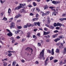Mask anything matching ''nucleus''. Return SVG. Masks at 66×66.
<instances>
[{"label":"nucleus","mask_w":66,"mask_h":66,"mask_svg":"<svg viewBox=\"0 0 66 66\" xmlns=\"http://www.w3.org/2000/svg\"><path fill=\"white\" fill-rule=\"evenodd\" d=\"M37 36H40V34L39 33L37 34Z\"/></svg>","instance_id":"obj_60"},{"label":"nucleus","mask_w":66,"mask_h":66,"mask_svg":"<svg viewBox=\"0 0 66 66\" xmlns=\"http://www.w3.org/2000/svg\"><path fill=\"white\" fill-rule=\"evenodd\" d=\"M34 24L35 25V26H37V22H34Z\"/></svg>","instance_id":"obj_49"},{"label":"nucleus","mask_w":66,"mask_h":66,"mask_svg":"<svg viewBox=\"0 0 66 66\" xmlns=\"http://www.w3.org/2000/svg\"><path fill=\"white\" fill-rule=\"evenodd\" d=\"M54 27H56V26H60V27L62 26V24L58 22L57 24L56 23H55L54 24Z\"/></svg>","instance_id":"obj_3"},{"label":"nucleus","mask_w":66,"mask_h":66,"mask_svg":"<svg viewBox=\"0 0 66 66\" xmlns=\"http://www.w3.org/2000/svg\"><path fill=\"white\" fill-rule=\"evenodd\" d=\"M56 53H59L60 52V50L58 48H57L56 49Z\"/></svg>","instance_id":"obj_9"},{"label":"nucleus","mask_w":66,"mask_h":66,"mask_svg":"<svg viewBox=\"0 0 66 66\" xmlns=\"http://www.w3.org/2000/svg\"><path fill=\"white\" fill-rule=\"evenodd\" d=\"M20 38V37L19 36H18L16 37L17 39H19V38Z\"/></svg>","instance_id":"obj_59"},{"label":"nucleus","mask_w":66,"mask_h":66,"mask_svg":"<svg viewBox=\"0 0 66 66\" xmlns=\"http://www.w3.org/2000/svg\"><path fill=\"white\" fill-rule=\"evenodd\" d=\"M22 28V27L21 26H18V29H21Z\"/></svg>","instance_id":"obj_32"},{"label":"nucleus","mask_w":66,"mask_h":66,"mask_svg":"<svg viewBox=\"0 0 66 66\" xmlns=\"http://www.w3.org/2000/svg\"><path fill=\"white\" fill-rule=\"evenodd\" d=\"M47 29H48L47 28H44V30L45 31H47Z\"/></svg>","instance_id":"obj_54"},{"label":"nucleus","mask_w":66,"mask_h":66,"mask_svg":"<svg viewBox=\"0 0 66 66\" xmlns=\"http://www.w3.org/2000/svg\"><path fill=\"white\" fill-rule=\"evenodd\" d=\"M16 61H13V62L12 63V65L13 66H15V65H16Z\"/></svg>","instance_id":"obj_12"},{"label":"nucleus","mask_w":66,"mask_h":66,"mask_svg":"<svg viewBox=\"0 0 66 66\" xmlns=\"http://www.w3.org/2000/svg\"><path fill=\"white\" fill-rule=\"evenodd\" d=\"M11 13V9L10 8H9L8 11V13H9V14H10V13Z\"/></svg>","instance_id":"obj_15"},{"label":"nucleus","mask_w":66,"mask_h":66,"mask_svg":"<svg viewBox=\"0 0 66 66\" xmlns=\"http://www.w3.org/2000/svg\"><path fill=\"white\" fill-rule=\"evenodd\" d=\"M50 18H49V17H47V23L48 24H49V23H50Z\"/></svg>","instance_id":"obj_4"},{"label":"nucleus","mask_w":66,"mask_h":66,"mask_svg":"<svg viewBox=\"0 0 66 66\" xmlns=\"http://www.w3.org/2000/svg\"><path fill=\"white\" fill-rule=\"evenodd\" d=\"M32 20H33V21H36V19H35V18H34L32 19Z\"/></svg>","instance_id":"obj_52"},{"label":"nucleus","mask_w":66,"mask_h":66,"mask_svg":"<svg viewBox=\"0 0 66 66\" xmlns=\"http://www.w3.org/2000/svg\"><path fill=\"white\" fill-rule=\"evenodd\" d=\"M47 52L49 53H51V51H50L49 50H48L47 51Z\"/></svg>","instance_id":"obj_25"},{"label":"nucleus","mask_w":66,"mask_h":66,"mask_svg":"<svg viewBox=\"0 0 66 66\" xmlns=\"http://www.w3.org/2000/svg\"><path fill=\"white\" fill-rule=\"evenodd\" d=\"M21 30H18L16 31H15V34H19V32H20Z\"/></svg>","instance_id":"obj_5"},{"label":"nucleus","mask_w":66,"mask_h":66,"mask_svg":"<svg viewBox=\"0 0 66 66\" xmlns=\"http://www.w3.org/2000/svg\"><path fill=\"white\" fill-rule=\"evenodd\" d=\"M12 55V54H11V53H9V54H8V55L9 56V57L10 56H11V55Z\"/></svg>","instance_id":"obj_23"},{"label":"nucleus","mask_w":66,"mask_h":66,"mask_svg":"<svg viewBox=\"0 0 66 66\" xmlns=\"http://www.w3.org/2000/svg\"><path fill=\"white\" fill-rule=\"evenodd\" d=\"M33 38H37V37L35 35H33Z\"/></svg>","instance_id":"obj_29"},{"label":"nucleus","mask_w":66,"mask_h":66,"mask_svg":"<svg viewBox=\"0 0 66 66\" xmlns=\"http://www.w3.org/2000/svg\"><path fill=\"white\" fill-rule=\"evenodd\" d=\"M50 31H48L47 32H46L45 31H44V35H48L50 33Z\"/></svg>","instance_id":"obj_6"},{"label":"nucleus","mask_w":66,"mask_h":66,"mask_svg":"<svg viewBox=\"0 0 66 66\" xmlns=\"http://www.w3.org/2000/svg\"><path fill=\"white\" fill-rule=\"evenodd\" d=\"M53 57H50V61H51L52 60H53Z\"/></svg>","instance_id":"obj_35"},{"label":"nucleus","mask_w":66,"mask_h":66,"mask_svg":"<svg viewBox=\"0 0 66 66\" xmlns=\"http://www.w3.org/2000/svg\"><path fill=\"white\" fill-rule=\"evenodd\" d=\"M4 66H6L7 65V63H5L4 64Z\"/></svg>","instance_id":"obj_46"},{"label":"nucleus","mask_w":66,"mask_h":66,"mask_svg":"<svg viewBox=\"0 0 66 66\" xmlns=\"http://www.w3.org/2000/svg\"><path fill=\"white\" fill-rule=\"evenodd\" d=\"M59 20H60V21H63V20H66V18H62L61 19H59Z\"/></svg>","instance_id":"obj_11"},{"label":"nucleus","mask_w":66,"mask_h":66,"mask_svg":"<svg viewBox=\"0 0 66 66\" xmlns=\"http://www.w3.org/2000/svg\"><path fill=\"white\" fill-rule=\"evenodd\" d=\"M14 24H15V23L12 22L11 23V25H13V26H14Z\"/></svg>","instance_id":"obj_58"},{"label":"nucleus","mask_w":66,"mask_h":66,"mask_svg":"<svg viewBox=\"0 0 66 66\" xmlns=\"http://www.w3.org/2000/svg\"><path fill=\"white\" fill-rule=\"evenodd\" d=\"M39 63V62L38 61H36V64H38Z\"/></svg>","instance_id":"obj_50"},{"label":"nucleus","mask_w":66,"mask_h":66,"mask_svg":"<svg viewBox=\"0 0 66 66\" xmlns=\"http://www.w3.org/2000/svg\"><path fill=\"white\" fill-rule=\"evenodd\" d=\"M60 40V38H57L56 39L54 40V41L55 42H57V41H59V40Z\"/></svg>","instance_id":"obj_13"},{"label":"nucleus","mask_w":66,"mask_h":66,"mask_svg":"<svg viewBox=\"0 0 66 66\" xmlns=\"http://www.w3.org/2000/svg\"><path fill=\"white\" fill-rule=\"evenodd\" d=\"M56 30H59V29H60V28L59 27H57L56 28Z\"/></svg>","instance_id":"obj_45"},{"label":"nucleus","mask_w":66,"mask_h":66,"mask_svg":"<svg viewBox=\"0 0 66 66\" xmlns=\"http://www.w3.org/2000/svg\"><path fill=\"white\" fill-rule=\"evenodd\" d=\"M45 49H44L43 50H42V51L40 53V56H42V57H44V51Z\"/></svg>","instance_id":"obj_2"},{"label":"nucleus","mask_w":66,"mask_h":66,"mask_svg":"<svg viewBox=\"0 0 66 66\" xmlns=\"http://www.w3.org/2000/svg\"><path fill=\"white\" fill-rule=\"evenodd\" d=\"M14 25H11L10 26V28L11 29H12V28H14Z\"/></svg>","instance_id":"obj_38"},{"label":"nucleus","mask_w":66,"mask_h":66,"mask_svg":"<svg viewBox=\"0 0 66 66\" xmlns=\"http://www.w3.org/2000/svg\"><path fill=\"white\" fill-rule=\"evenodd\" d=\"M23 12H24V13H26V11L24 10L23 9H22L20 11V12H21V13H22Z\"/></svg>","instance_id":"obj_14"},{"label":"nucleus","mask_w":66,"mask_h":66,"mask_svg":"<svg viewBox=\"0 0 66 66\" xmlns=\"http://www.w3.org/2000/svg\"><path fill=\"white\" fill-rule=\"evenodd\" d=\"M60 65H62V61H61L60 62Z\"/></svg>","instance_id":"obj_55"},{"label":"nucleus","mask_w":66,"mask_h":66,"mask_svg":"<svg viewBox=\"0 0 66 66\" xmlns=\"http://www.w3.org/2000/svg\"><path fill=\"white\" fill-rule=\"evenodd\" d=\"M30 49V47L29 48V47H27V48H26L25 49V50H27V51H29V49Z\"/></svg>","instance_id":"obj_34"},{"label":"nucleus","mask_w":66,"mask_h":66,"mask_svg":"<svg viewBox=\"0 0 66 66\" xmlns=\"http://www.w3.org/2000/svg\"><path fill=\"white\" fill-rule=\"evenodd\" d=\"M50 9H53V8H54V7H53L52 6H50L49 7Z\"/></svg>","instance_id":"obj_48"},{"label":"nucleus","mask_w":66,"mask_h":66,"mask_svg":"<svg viewBox=\"0 0 66 66\" xmlns=\"http://www.w3.org/2000/svg\"><path fill=\"white\" fill-rule=\"evenodd\" d=\"M66 52V47H64V49L63 50V53L64 54H65V53Z\"/></svg>","instance_id":"obj_10"},{"label":"nucleus","mask_w":66,"mask_h":66,"mask_svg":"<svg viewBox=\"0 0 66 66\" xmlns=\"http://www.w3.org/2000/svg\"><path fill=\"white\" fill-rule=\"evenodd\" d=\"M52 3H53V4H56V1H52Z\"/></svg>","instance_id":"obj_20"},{"label":"nucleus","mask_w":66,"mask_h":66,"mask_svg":"<svg viewBox=\"0 0 66 66\" xmlns=\"http://www.w3.org/2000/svg\"><path fill=\"white\" fill-rule=\"evenodd\" d=\"M27 27H30L31 26V24L30 23L29 24H27Z\"/></svg>","instance_id":"obj_19"},{"label":"nucleus","mask_w":66,"mask_h":66,"mask_svg":"<svg viewBox=\"0 0 66 66\" xmlns=\"http://www.w3.org/2000/svg\"><path fill=\"white\" fill-rule=\"evenodd\" d=\"M24 28H27V26L24 25Z\"/></svg>","instance_id":"obj_56"},{"label":"nucleus","mask_w":66,"mask_h":66,"mask_svg":"<svg viewBox=\"0 0 66 66\" xmlns=\"http://www.w3.org/2000/svg\"><path fill=\"white\" fill-rule=\"evenodd\" d=\"M60 3H61V2L60 1L56 2V4H59Z\"/></svg>","instance_id":"obj_47"},{"label":"nucleus","mask_w":66,"mask_h":66,"mask_svg":"<svg viewBox=\"0 0 66 66\" xmlns=\"http://www.w3.org/2000/svg\"><path fill=\"white\" fill-rule=\"evenodd\" d=\"M58 35V34H56L55 35L53 36V38H55Z\"/></svg>","instance_id":"obj_21"},{"label":"nucleus","mask_w":66,"mask_h":66,"mask_svg":"<svg viewBox=\"0 0 66 66\" xmlns=\"http://www.w3.org/2000/svg\"><path fill=\"white\" fill-rule=\"evenodd\" d=\"M7 35L9 36H11L12 35V33L11 32H9V33L7 34Z\"/></svg>","instance_id":"obj_7"},{"label":"nucleus","mask_w":66,"mask_h":66,"mask_svg":"<svg viewBox=\"0 0 66 66\" xmlns=\"http://www.w3.org/2000/svg\"><path fill=\"white\" fill-rule=\"evenodd\" d=\"M33 4L34 6H36V4L35 3V2H33Z\"/></svg>","instance_id":"obj_36"},{"label":"nucleus","mask_w":66,"mask_h":66,"mask_svg":"<svg viewBox=\"0 0 66 66\" xmlns=\"http://www.w3.org/2000/svg\"><path fill=\"white\" fill-rule=\"evenodd\" d=\"M49 13H50L49 11H47L46 12L45 14V15H48Z\"/></svg>","instance_id":"obj_18"},{"label":"nucleus","mask_w":66,"mask_h":66,"mask_svg":"<svg viewBox=\"0 0 66 66\" xmlns=\"http://www.w3.org/2000/svg\"><path fill=\"white\" fill-rule=\"evenodd\" d=\"M49 40L48 39H47V40H46V42H49Z\"/></svg>","instance_id":"obj_64"},{"label":"nucleus","mask_w":66,"mask_h":66,"mask_svg":"<svg viewBox=\"0 0 66 66\" xmlns=\"http://www.w3.org/2000/svg\"><path fill=\"white\" fill-rule=\"evenodd\" d=\"M20 14H19L15 16V18H18L20 17Z\"/></svg>","instance_id":"obj_8"},{"label":"nucleus","mask_w":66,"mask_h":66,"mask_svg":"<svg viewBox=\"0 0 66 66\" xmlns=\"http://www.w3.org/2000/svg\"><path fill=\"white\" fill-rule=\"evenodd\" d=\"M30 32H29L28 33V35L27 36V37H30Z\"/></svg>","instance_id":"obj_24"},{"label":"nucleus","mask_w":66,"mask_h":66,"mask_svg":"<svg viewBox=\"0 0 66 66\" xmlns=\"http://www.w3.org/2000/svg\"><path fill=\"white\" fill-rule=\"evenodd\" d=\"M48 6H47V5H46L45 6V8L44 9V10H46V9H48Z\"/></svg>","instance_id":"obj_16"},{"label":"nucleus","mask_w":66,"mask_h":66,"mask_svg":"<svg viewBox=\"0 0 66 66\" xmlns=\"http://www.w3.org/2000/svg\"><path fill=\"white\" fill-rule=\"evenodd\" d=\"M37 24L38 26L39 27L40 24V22H37Z\"/></svg>","instance_id":"obj_27"},{"label":"nucleus","mask_w":66,"mask_h":66,"mask_svg":"<svg viewBox=\"0 0 66 66\" xmlns=\"http://www.w3.org/2000/svg\"><path fill=\"white\" fill-rule=\"evenodd\" d=\"M54 63H56V62H58V60H57L55 59L54 60Z\"/></svg>","instance_id":"obj_33"},{"label":"nucleus","mask_w":66,"mask_h":66,"mask_svg":"<svg viewBox=\"0 0 66 66\" xmlns=\"http://www.w3.org/2000/svg\"><path fill=\"white\" fill-rule=\"evenodd\" d=\"M8 52H9V53H12V52H13V53H14V52H13V51H8Z\"/></svg>","instance_id":"obj_44"},{"label":"nucleus","mask_w":66,"mask_h":66,"mask_svg":"<svg viewBox=\"0 0 66 66\" xmlns=\"http://www.w3.org/2000/svg\"><path fill=\"white\" fill-rule=\"evenodd\" d=\"M41 14H42V16H44V14H45L44 13V12H42V11L41 12Z\"/></svg>","instance_id":"obj_41"},{"label":"nucleus","mask_w":66,"mask_h":66,"mask_svg":"<svg viewBox=\"0 0 66 66\" xmlns=\"http://www.w3.org/2000/svg\"><path fill=\"white\" fill-rule=\"evenodd\" d=\"M59 32V31H58L57 30H56L55 31H54V33H57V32Z\"/></svg>","instance_id":"obj_42"},{"label":"nucleus","mask_w":66,"mask_h":66,"mask_svg":"<svg viewBox=\"0 0 66 66\" xmlns=\"http://www.w3.org/2000/svg\"><path fill=\"white\" fill-rule=\"evenodd\" d=\"M36 16V18H37V17H38V14H37Z\"/></svg>","instance_id":"obj_61"},{"label":"nucleus","mask_w":66,"mask_h":66,"mask_svg":"<svg viewBox=\"0 0 66 66\" xmlns=\"http://www.w3.org/2000/svg\"><path fill=\"white\" fill-rule=\"evenodd\" d=\"M49 28L51 29H53L54 28V27L52 26H51L50 27H49Z\"/></svg>","instance_id":"obj_26"},{"label":"nucleus","mask_w":66,"mask_h":66,"mask_svg":"<svg viewBox=\"0 0 66 66\" xmlns=\"http://www.w3.org/2000/svg\"><path fill=\"white\" fill-rule=\"evenodd\" d=\"M25 40H26V39H25V38H24V39H22V42H24V41H25Z\"/></svg>","instance_id":"obj_51"},{"label":"nucleus","mask_w":66,"mask_h":66,"mask_svg":"<svg viewBox=\"0 0 66 66\" xmlns=\"http://www.w3.org/2000/svg\"><path fill=\"white\" fill-rule=\"evenodd\" d=\"M45 26L46 27H48V28H49V25L48 24H46L45 25Z\"/></svg>","instance_id":"obj_39"},{"label":"nucleus","mask_w":66,"mask_h":66,"mask_svg":"<svg viewBox=\"0 0 66 66\" xmlns=\"http://www.w3.org/2000/svg\"><path fill=\"white\" fill-rule=\"evenodd\" d=\"M27 6H28V7H32V6H31V5L30 4L28 5Z\"/></svg>","instance_id":"obj_40"},{"label":"nucleus","mask_w":66,"mask_h":66,"mask_svg":"<svg viewBox=\"0 0 66 66\" xmlns=\"http://www.w3.org/2000/svg\"><path fill=\"white\" fill-rule=\"evenodd\" d=\"M11 40H13L14 39V38L13 37H11L10 38Z\"/></svg>","instance_id":"obj_57"},{"label":"nucleus","mask_w":66,"mask_h":66,"mask_svg":"<svg viewBox=\"0 0 66 66\" xmlns=\"http://www.w3.org/2000/svg\"><path fill=\"white\" fill-rule=\"evenodd\" d=\"M41 46V44L39 43H38V46L39 47H40Z\"/></svg>","instance_id":"obj_37"},{"label":"nucleus","mask_w":66,"mask_h":66,"mask_svg":"<svg viewBox=\"0 0 66 66\" xmlns=\"http://www.w3.org/2000/svg\"><path fill=\"white\" fill-rule=\"evenodd\" d=\"M59 45H60V43H58L56 44L57 46H59Z\"/></svg>","instance_id":"obj_53"},{"label":"nucleus","mask_w":66,"mask_h":66,"mask_svg":"<svg viewBox=\"0 0 66 66\" xmlns=\"http://www.w3.org/2000/svg\"><path fill=\"white\" fill-rule=\"evenodd\" d=\"M59 38H64V37L62 35H61L59 37Z\"/></svg>","instance_id":"obj_22"},{"label":"nucleus","mask_w":66,"mask_h":66,"mask_svg":"<svg viewBox=\"0 0 66 66\" xmlns=\"http://www.w3.org/2000/svg\"><path fill=\"white\" fill-rule=\"evenodd\" d=\"M52 55H54V49H52Z\"/></svg>","instance_id":"obj_17"},{"label":"nucleus","mask_w":66,"mask_h":66,"mask_svg":"<svg viewBox=\"0 0 66 66\" xmlns=\"http://www.w3.org/2000/svg\"><path fill=\"white\" fill-rule=\"evenodd\" d=\"M60 45H61V46L62 47H63V43H60Z\"/></svg>","instance_id":"obj_43"},{"label":"nucleus","mask_w":66,"mask_h":66,"mask_svg":"<svg viewBox=\"0 0 66 66\" xmlns=\"http://www.w3.org/2000/svg\"><path fill=\"white\" fill-rule=\"evenodd\" d=\"M21 61L22 63H24V62H25V61L23 59L21 60Z\"/></svg>","instance_id":"obj_28"},{"label":"nucleus","mask_w":66,"mask_h":66,"mask_svg":"<svg viewBox=\"0 0 66 66\" xmlns=\"http://www.w3.org/2000/svg\"><path fill=\"white\" fill-rule=\"evenodd\" d=\"M14 42H15V40L14 39L12 40V43H14Z\"/></svg>","instance_id":"obj_63"},{"label":"nucleus","mask_w":66,"mask_h":66,"mask_svg":"<svg viewBox=\"0 0 66 66\" xmlns=\"http://www.w3.org/2000/svg\"><path fill=\"white\" fill-rule=\"evenodd\" d=\"M49 59L48 57H47V58L46 59V60L45 62H47V61H49V59Z\"/></svg>","instance_id":"obj_30"},{"label":"nucleus","mask_w":66,"mask_h":66,"mask_svg":"<svg viewBox=\"0 0 66 66\" xmlns=\"http://www.w3.org/2000/svg\"><path fill=\"white\" fill-rule=\"evenodd\" d=\"M0 1L1 3H3L5 2V1H2V0H0Z\"/></svg>","instance_id":"obj_31"},{"label":"nucleus","mask_w":66,"mask_h":66,"mask_svg":"<svg viewBox=\"0 0 66 66\" xmlns=\"http://www.w3.org/2000/svg\"><path fill=\"white\" fill-rule=\"evenodd\" d=\"M45 65H47V62H46V61H45Z\"/></svg>","instance_id":"obj_62"},{"label":"nucleus","mask_w":66,"mask_h":66,"mask_svg":"<svg viewBox=\"0 0 66 66\" xmlns=\"http://www.w3.org/2000/svg\"><path fill=\"white\" fill-rule=\"evenodd\" d=\"M23 4H20V5L18 6L17 7H15V10H19L20 8H22V6H23Z\"/></svg>","instance_id":"obj_1"}]
</instances>
